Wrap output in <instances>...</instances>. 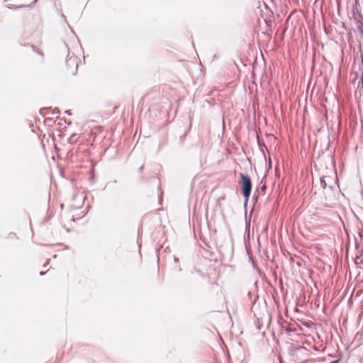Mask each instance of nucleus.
<instances>
[{
    "label": "nucleus",
    "instance_id": "f257e3e1",
    "mask_svg": "<svg viewBox=\"0 0 363 363\" xmlns=\"http://www.w3.org/2000/svg\"><path fill=\"white\" fill-rule=\"evenodd\" d=\"M240 177L241 179L240 184L242 186V194L245 200L247 201L252 190V182L248 175L240 174Z\"/></svg>",
    "mask_w": 363,
    "mask_h": 363
},
{
    "label": "nucleus",
    "instance_id": "f03ea898",
    "mask_svg": "<svg viewBox=\"0 0 363 363\" xmlns=\"http://www.w3.org/2000/svg\"><path fill=\"white\" fill-rule=\"evenodd\" d=\"M18 240L17 236L14 233H10L5 239L6 244H11L12 242H14Z\"/></svg>",
    "mask_w": 363,
    "mask_h": 363
},
{
    "label": "nucleus",
    "instance_id": "20e7f679",
    "mask_svg": "<svg viewBox=\"0 0 363 363\" xmlns=\"http://www.w3.org/2000/svg\"><path fill=\"white\" fill-rule=\"evenodd\" d=\"M330 363H338V360L333 361V362H331Z\"/></svg>",
    "mask_w": 363,
    "mask_h": 363
},
{
    "label": "nucleus",
    "instance_id": "7ed1b4c3",
    "mask_svg": "<svg viewBox=\"0 0 363 363\" xmlns=\"http://www.w3.org/2000/svg\"><path fill=\"white\" fill-rule=\"evenodd\" d=\"M321 183H322L323 188H325L326 184H325V182L324 181V179H321Z\"/></svg>",
    "mask_w": 363,
    "mask_h": 363
}]
</instances>
